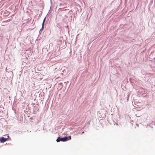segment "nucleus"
I'll return each mask as SVG.
<instances>
[{
  "mask_svg": "<svg viewBox=\"0 0 155 155\" xmlns=\"http://www.w3.org/2000/svg\"><path fill=\"white\" fill-rule=\"evenodd\" d=\"M68 137H64L61 138L60 137H58V138L57 139L56 141L57 142H59L60 141H67L68 140Z\"/></svg>",
  "mask_w": 155,
  "mask_h": 155,
  "instance_id": "f257e3e1",
  "label": "nucleus"
},
{
  "mask_svg": "<svg viewBox=\"0 0 155 155\" xmlns=\"http://www.w3.org/2000/svg\"><path fill=\"white\" fill-rule=\"evenodd\" d=\"M8 139V138H6L4 137H1V138H0V142L1 143H3L4 142L6 141Z\"/></svg>",
  "mask_w": 155,
  "mask_h": 155,
  "instance_id": "f03ea898",
  "label": "nucleus"
},
{
  "mask_svg": "<svg viewBox=\"0 0 155 155\" xmlns=\"http://www.w3.org/2000/svg\"><path fill=\"white\" fill-rule=\"evenodd\" d=\"M45 18L44 19V20L43 21L42 24V28H43V26H44V21H45Z\"/></svg>",
  "mask_w": 155,
  "mask_h": 155,
  "instance_id": "7ed1b4c3",
  "label": "nucleus"
},
{
  "mask_svg": "<svg viewBox=\"0 0 155 155\" xmlns=\"http://www.w3.org/2000/svg\"><path fill=\"white\" fill-rule=\"evenodd\" d=\"M10 21V20H7V21H3V22H8V21Z\"/></svg>",
  "mask_w": 155,
  "mask_h": 155,
  "instance_id": "20e7f679",
  "label": "nucleus"
},
{
  "mask_svg": "<svg viewBox=\"0 0 155 155\" xmlns=\"http://www.w3.org/2000/svg\"><path fill=\"white\" fill-rule=\"evenodd\" d=\"M69 139L68 140H70L71 139V137L70 136H69Z\"/></svg>",
  "mask_w": 155,
  "mask_h": 155,
  "instance_id": "39448f33",
  "label": "nucleus"
},
{
  "mask_svg": "<svg viewBox=\"0 0 155 155\" xmlns=\"http://www.w3.org/2000/svg\"><path fill=\"white\" fill-rule=\"evenodd\" d=\"M84 133V132H82V134L83 133Z\"/></svg>",
  "mask_w": 155,
  "mask_h": 155,
  "instance_id": "423d86ee",
  "label": "nucleus"
}]
</instances>
